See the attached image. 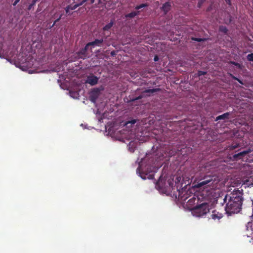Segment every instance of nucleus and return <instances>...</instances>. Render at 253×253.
<instances>
[{"instance_id": "obj_12", "label": "nucleus", "mask_w": 253, "mask_h": 253, "mask_svg": "<svg viewBox=\"0 0 253 253\" xmlns=\"http://www.w3.org/2000/svg\"><path fill=\"white\" fill-rule=\"evenodd\" d=\"M114 20L113 19H111L110 22L106 24L105 26H104L102 28L103 31H109L114 25Z\"/></svg>"}, {"instance_id": "obj_10", "label": "nucleus", "mask_w": 253, "mask_h": 253, "mask_svg": "<svg viewBox=\"0 0 253 253\" xmlns=\"http://www.w3.org/2000/svg\"><path fill=\"white\" fill-rule=\"evenodd\" d=\"M171 4L170 2H166L165 3L162 7V9L164 12L165 14H167L170 9Z\"/></svg>"}, {"instance_id": "obj_33", "label": "nucleus", "mask_w": 253, "mask_h": 253, "mask_svg": "<svg viewBox=\"0 0 253 253\" xmlns=\"http://www.w3.org/2000/svg\"><path fill=\"white\" fill-rule=\"evenodd\" d=\"M20 1V0H15V1L13 3V5L15 6Z\"/></svg>"}, {"instance_id": "obj_15", "label": "nucleus", "mask_w": 253, "mask_h": 253, "mask_svg": "<svg viewBox=\"0 0 253 253\" xmlns=\"http://www.w3.org/2000/svg\"><path fill=\"white\" fill-rule=\"evenodd\" d=\"M160 90H161V89L159 88L148 89H146L144 91V93H154L155 92L159 91Z\"/></svg>"}, {"instance_id": "obj_1", "label": "nucleus", "mask_w": 253, "mask_h": 253, "mask_svg": "<svg viewBox=\"0 0 253 253\" xmlns=\"http://www.w3.org/2000/svg\"><path fill=\"white\" fill-rule=\"evenodd\" d=\"M243 193L240 190H235L229 194H226L224 199L226 204L225 210L228 215L238 213L242 210L243 202Z\"/></svg>"}, {"instance_id": "obj_23", "label": "nucleus", "mask_w": 253, "mask_h": 253, "mask_svg": "<svg viewBox=\"0 0 253 253\" xmlns=\"http://www.w3.org/2000/svg\"><path fill=\"white\" fill-rule=\"evenodd\" d=\"M231 76L232 79H234L235 80L237 81L241 84H243V82L241 80H240L239 79L237 78V77H235V76H234L233 75H232L231 74Z\"/></svg>"}, {"instance_id": "obj_20", "label": "nucleus", "mask_w": 253, "mask_h": 253, "mask_svg": "<svg viewBox=\"0 0 253 253\" xmlns=\"http://www.w3.org/2000/svg\"><path fill=\"white\" fill-rule=\"evenodd\" d=\"M63 16V14H61L59 16V17L57 19H56L53 24H52V25L51 26V27H53L55 25V24L58 22V21H59V20L62 18V17Z\"/></svg>"}, {"instance_id": "obj_35", "label": "nucleus", "mask_w": 253, "mask_h": 253, "mask_svg": "<svg viewBox=\"0 0 253 253\" xmlns=\"http://www.w3.org/2000/svg\"><path fill=\"white\" fill-rule=\"evenodd\" d=\"M143 173H140V176L143 179H145L146 178V177L145 175H143Z\"/></svg>"}, {"instance_id": "obj_22", "label": "nucleus", "mask_w": 253, "mask_h": 253, "mask_svg": "<svg viewBox=\"0 0 253 253\" xmlns=\"http://www.w3.org/2000/svg\"><path fill=\"white\" fill-rule=\"evenodd\" d=\"M247 59L250 61L253 62V53L249 54L247 55Z\"/></svg>"}, {"instance_id": "obj_6", "label": "nucleus", "mask_w": 253, "mask_h": 253, "mask_svg": "<svg viewBox=\"0 0 253 253\" xmlns=\"http://www.w3.org/2000/svg\"><path fill=\"white\" fill-rule=\"evenodd\" d=\"M100 91V90L98 88H93L90 93L89 97L90 101L92 102H95L99 95Z\"/></svg>"}, {"instance_id": "obj_16", "label": "nucleus", "mask_w": 253, "mask_h": 253, "mask_svg": "<svg viewBox=\"0 0 253 253\" xmlns=\"http://www.w3.org/2000/svg\"><path fill=\"white\" fill-rule=\"evenodd\" d=\"M239 147H240V145L239 143L232 144L228 146V149L229 150L232 151L239 148Z\"/></svg>"}, {"instance_id": "obj_17", "label": "nucleus", "mask_w": 253, "mask_h": 253, "mask_svg": "<svg viewBox=\"0 0 253 253\" xmlns=\"http://www.w3.org/2000/svg\"><path fill=\"white\" fill-rule=\"evenodd\" d=\"M219 31L220 32L223 33L224 34H226L228 32L227 28L224 26H220L219 28Z\"/></svg>"}, {"instance_id": "obj_2", "label": "nucleus", "mask_w": 253, "mask_h": 253, "mask_svg": "<svg viewBox=\"0 0 253 253\" xmlns=\"http://www.w3.org/2000/svg\"><path fill=\"white\" fill-rule=\"evenodd\" d=\"M218 179L215 175L211 174H202L194 187L200 189H206L208 187L213 189L216 186Z\"/></svg>"}, {"instance_id": "obj_37", "label": "nucleus", "mask_w": 253, "mask_h": 253, "mask_svg": "<svg viewBox=\"0 0 253 253\" xmlns=\"http://www.w3.org/2000/svg\"><path fill=\"white\" fill-rule=\"evenodd\" d=\"M154 60L155 61H158L159 60V57L157 55L155 56L154 58Z\"/></svg>"}, {"instance_id": "obj_19", "label": "nucleus", "mask_w": 253, "mask_h": 253, "mask_svg": "<svg viewBox=\"0 0 253 253\" xmlns=\"http://www.w3.org/2000/svg\"><path fill=\"white\" fill-rule=\"evenodd\" d=\"M36 3V2L33 0L32 2L28 5L27 10L30 11L35 5Z\"/></svg>"}, {"instance_id": "obj_27", "label": "nucleus", "mask_w": 253, "mask_h": 253, "mask_svg": "<svg viewBox=\"0 0 253 253\" xmlns=\"http://www.w3.org/2000/svg\"><path fill=\"white\" fill-rule=\"evenodd\" d=\"M67 6L70 7V10H75V9H76L78 7L76 5V4H75L73 6H71V5H67Z\"/></svg>"}, {"instance_id": "obj_40", "label": "nucleus", "mask_w": 253, "mask_h": 253, "mask_svg": "<svg viewBox=\"0 0 253 253\" xmlns=\"http://www.w3.org/2000/svg\"><path fill=\"white\" fill-rule=\"evenodd\" d=\"M252 217L253 218V214L252 215Z\"/></svg>"}, {"instance_id": "obj_25", "label": "nucleus", "mask_w": 253, "mask_h": 253, "mask_svg": "<svg viewBox=\"0 0 253 253\" xmlns=\"http://www.w3.org/2000/svg\"><path fill=\"white\" fill-rule=\"evenodd\" d=\"M207 74V72H205V71H199L198 72V76H202V75H205Z\"/></svg>"}, {"instance_id": "obj_3", "label": "nucleus", "mask_w": 253, "mask_h": 253, "mask_svg": "<svg viewBox=\"0 0 253 253\" xmlns=\"http://www.w3.org/2000/svg\"><path fill=\"white\" fill-rule=\"evenodd\" d=\"M218 179L215 175L211 174H202L194 187L200 189H206L208 187L213 189L216 186Z\"/></svg>"}, {"instance_id": "obj_30", "label": "nucleus", "mask_w": 253, "mask_h": 253, "mask_svg": "<svg viewBox=\"0 0 253 253\" xmlns=\"http://www.w3.org/2000/svg\"><path fill=\"white\" fill-rule=\"evenodd\" d=\"M231 63L232 64L235 65L236 66L239 67V68H240V67H241L240 64L239 63H237V62L233 61V62H231Z\"/></svg>"}, {"instance_id": "obj_34", "label": "nucleus", "mask_w": 253, "mask_h": 253, "mask_svg": "<svg viewBox=\"0 0 253 253\" xmlns=\"http://www.w3.org/2000/svg\"><path fill=\"white\" fill-rule=\"evenodd\" d=\"M227 4L229 5L231 4V0H225Z\"/></svg>"}, {"instance_id": "obj_32", "label": "nucleus", "mask_w": 253, "mask_h": 253, "mask_svg": "<svg viewBox=\"0 0 253 253\" xmlns=\"http://www.w3.org/2000/svg\"><path fill=\"white\" fill-rule=\"evenodd\" d=\"M203 2V0H200L198 2V7H200L202 3Z\"/></svg>"}, {"instance_id": "obj_26", "label": "nucleus", "mask_w": 253, "mask_h": 253, "mask_svg": "<svg viewBox=\"0 0 253 253\" xmlns=\"http://www.w3.org/2000/svg\"><path fill=\"white\" fill-rule=\"evenodd\" d=\"M88 0H82L80 2L76 4L77 7L82 5L84 3L86 2Z\"/></svg>"}, {"instance_id": "obj_38", "label": "nucleus", "mask_w": 253, "mask_h": 253, "mask_svg": "<svg viewBox=\"0 0 253 253\" xmlns=\"http://www.w3.org/2000/svg\"><path fill=\"white\" fill-rule=\"evenodd\" d=\"M142 98V96H139L138 97H136V98L134 99L133 100H138V99H140Z\"/></svg>"}, {"instance_id": "obj_29", "label": "nucleus", "mask_w": 253, "mask_h": 253, "mask_svg": "<svg viewBox=\"0 0 253 253\" xmlns=\"http://www.w3.org/2000/svg\"><path fill=\"white\" fill-rule=\"evenodd\" d=\"M90 46V45H88V43H87L85 45V46L84 48H83L82 49H83L86 52H87V50H88V47H89V46Z\"/></svg>"}, {"instance_id": "obj_5", "label": "nucleus", "mask_w": 253, "mask_h": 253, "mask_svg": "<svg viewBox=\"0 0 253 253\" xmlns=\"http://www.w3.org/2000/svg\"><path fill=\"white\" fill-rule=\"evenodd\" d=\"M98 80L99 78L93 74H91L87 76L85 83L91 85H94L98 83Z\"/></svg>"}, {"instance_id": "obj_8", "label": "nucleus", "mask_w": 253, "mask_h": 253, "mask_svg": "<svg viewBox=\"0 0 253 253\" xmlns=\"http://www.w3.org/2000/svg\"><path fill=\"white\" fill-rule=\"evenodd\" d=\"M77 57L79 59H85L89 57L87 52L81 49L79 51L76 52Z\"/></svg>"}, {"instance_id": "obj_28", "label": "nucleus", "mask_w": 253, "mask_h": 253, "mask_svg": "<svg viewBox=\"0 0 253 253\" xmlns=\"http://www.w3.org/2000/svg\"><path fill=\"white\" fill-rule=\"evenodd\" d=\"M90 0V3L93 4L95 2V0ZM101 3V0H97V3L98 4H100Z\"/></svg>"}, {"instance_id": "obj_39", "label": "nucleus", "mask_w": 253, "mask_h": 253, "mask_svg": "<svg viewBox=\"0 0 253 253\" xmlns=\"http://www.w3.org/2000/svg\"><path fill=\"white\" fill-rule=\"evenodd\" d=\"M34 1H35L36 2H37L38 1H39V0H33Z\"/></svg>"}, {"instance_id": "obj_11", "label": "nucleus", "mask_w": 253, "mask_h": 253, "mask_svg": "<svg viewBox=\"0 0 253 253\" xmlns=\"http://www.w3.org/2000/svg\"><path fill=\"white\" fill-rule=\"evenodd\" d=\"M231 113L230 112H226L224 113L221 115L217 116L215 121H217L220 120H225L229 119V117Z\"/></svg>"}, {"instance_id": "obj_13", "label": "nucleus", "mask_w": 253, "mask_h": 253, "mask_svg": "<svg viewBox=\"0 0 253 253\" xmlns=\"http://www.w3.org/2000/svg\"><path fill=\"white\" fill-rule=\"evenodd\" d=\"M211 218L213 219H219L222 217V214L216 211H212V213L211 215Z\"/></svg>"}, {"instance_id": "obj_4", "label": "nucleus", "mask_w": 253, "mask_h": 253, "mask_svg": "<svg viewBox=\"0 0 253 253\" xmlns=\"http://www.w3.org/2000/svg\"><path fill=\"white\" fill-rule=\"evenodd\" d=\"M210 205L207 203H203L197 206L193 210L196 216L200 217L206 215L210 211Z\"/></svg>"}, {"instance_id": "obj_7", "label": "nucleus", "mask_w": 253, "mask_h": 253, "mask_svg": "<svg viewBox=\"0 0 253 253\" xmlns=\"http://www.w3.org/2000/svg\"><path fill=\"white\" fill-rule=\"evenodd\" d=\"M251 152V149H248V150L243 151L237 154H234L233 156V159L234 160L237 161L238 160H240L243 159V158L246 155L249 154Z\"/></svg>"}, {"instance_id": "obj_31", "label": "nucleus", "mask_w": 253, "mask_h": 253, "mask_svg": "<svg viewBox=\"0 0 253 253\" xmlns=\"http://www.w3.org/2000/svg\"><path fill=\"white\" fill-rule=\"evenodd\" d=\"M136 122V120H132L129 122H128L126 124H128V123H130L131 124H134Z\"/></svg>"}, {"instance_id": "obj_18", "label": "nucleus", "mask_w": 253, "mask_h": 253, "mask_svg": "<svg viewBox=\"0 0 253 253\" xmlns=\"http://www.w3.org/2000/svg\"><path fill=\"white\" fill-rule=\"evenodd\" d=\"M148 6L147 3H142L139 5H137L135 6V9L136 10H139L142 8H144Z\"/></svg>"}, {"instance_id": "obj_24", "label": "nucleus", "mask_w": 253, "mask_h": 253, "mask_svg": "<svg viewBox=\"0 0 253 253\" xmlns=\"http://www.w3.org/2000/svg\"><path fill=\"white\" fill-rule=\"evenodd\" d=\"M192 40L195 41H197V42H204V41H205V39L197 38H193Z\"/></svg>"}, {"instance_id": "obj_21", "label": "nucleus", "mask_w": 253, "mask_h": 253, "mask_svg": "<svg viewBox=\"0 0 253 253\" xmlns=\"http://www.w3.org/2000/svg\"><path fill=\"white\" fill-rule=\"evenodd\" d=\"M66 14L67 15H71L72 13L70 12V7L69 6H66L65 8Z\"/></svg>"}, {"instance_id": "obj_9", "label": "nucleus", "mask_w": 253, "mask_h": 253, "mask_svg": "<svg viewBox=\"0 0 253 253\" xmlns=\"http://www.w3.org/2000/svg\"><path fill=\"white\" fill-rule=\"evenodd\" d=\"M103 40L101 39H95L94 41L88 42V45H91L93 47L94 46H100L101 44L103 43Z\"/></svg>"}, {"instance_id": "obj_36", "label": "nucleus", "mask_w": 253, "mask_h": 253, "mask_svg": "<svg viewBox=\"0 0 253 253\" xmlns=\"http://www.w3.org/2000/svg\"><path fill=\"white\" fill-rule=\"evenodd\" d=\"M147 177L149 178V179H153L154 178V175L153 174H149Z\"/></svg>"}, {"instance_id": "obj_14", "label": "nucleus", "mask_w": 253, "mask_h": 253, "mask_svg": "<svg viewBox=\"0 0 253 253\" xmlns=\"http://www.w3.org/2000/svg\"><path fill=\"white\" fill-rule=\"evenodd\" d=\"M139 11H132L129 13H128L127 14H126L125 15V17L126 18H133L135 16L137 15L138 14H139Z\"/></svg>"}]
</instances>
